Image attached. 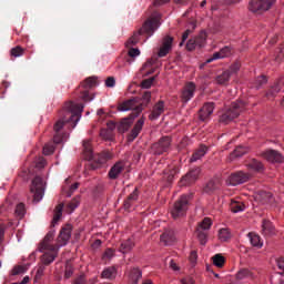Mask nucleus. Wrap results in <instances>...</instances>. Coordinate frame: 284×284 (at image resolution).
Wrapping results in <instances>:
<instances>
[{
  "mask_svg": "<svg viewBox=\"0 0 284 284\" xmlns=\"http://www.w3.org/2000/svg\"><path fill=\"white\" fill-rule=\"evenodd\" d=\"M84 105L81 103L67 102L63 110L64 115L62 119L58 120L53 126L55 134L53 135V143L59 145V143H63V134H61V130H63V125L65 123H73L72 128H77V124L81 120V113L83 112Z\"/></svg>",
  "mask_w": 284,
  "mask_h": 284,
  "instance_id": "1",
  "label": "nucleus"
},
{
  "mask_svg": "<svg viewBox=\"0 0 284 284\" xmlns=\"http://www.w3.org/2000/svg\"><path fill=\"white\" fill-rule=\"evenodd\" d=\"M159 26L161 23L159 22V16H154L152 18H149L142 29L135 31L131 38L125 42L126 48H129V57L134 59V57H139L141 54V51L139 49H134V45L139 43L141 40L142 34H148V37H152L154 34V31L159 29Z\"/></svg>",
  "mask_w": 284,
  "mask_h": 284,
  "instance_id": "2",
  "label": "nucleus"
},
{
  "mask_svg": "<svg viewBox=\"0 0 284 284\" xmlns=\"http://www.w3.org/2000/svg\"><path fill=\"white\" fill-rule=\"evenodd\" d=\"M54 230H51L47 233L40 243L39 252H45V250H57L63 247V245H68V241H70V237L72 236V225L65 224L61 229L58 236V244H52V241H54Z\"/></svg>",
  "mask_w": 284,
  "mask_h": 284,
  "instance_id": "3",
  "label": "nucleus"
},
{
  "mask_svg": "<svg viewBox=\"0 0 284 284\" xmlns=\"http://www.w3.org/2000/svg\"><path fill=\"white\" fill-rule=\"evenodd\" d=\"M82 145L84 159L91 161L89 165L92 170H98V168H101V165H104V163H108V161L112 159V154L108 151L94 154L92 151V142L90 140H84Z\"/></svg>",
  "mask_w": 284,
  "mask_h": 284,
  "instance_id": "4",
  "label": "nucleus"
},
{
  "mask_svg": "<svg viewBox=\"0 0 284 284\" xmlns=\"http://www.w3.org/2000/svg\"><path fill=\"white\" fill-rule=\"evenodd\" d=\"M152 99V93L150 91H146L142 94V100L131 99L122 104H120L119 110L121 112H128L129 110H133V114L135 116H139L145 108H148V104L150 103Z\"/></svg>",
  "mask_w": 284,
  "mask_h": 284,
  "instance_id": "5",
  "label": "nucleus"
},
{
  "mask_svg": "<svg viewBox=\"0 0 284 284\" xmlns=\"http://www.w3.org/2000/svg\"><path fill=\"white\" fill-rule=\"evenodd\" d=\"M244 110L245 102H233L231 106L220 116V123H224L225 125H227V123H231V121H234V119H239L241 112H243Z\"/></svg>",
  "mask_w": 284,
  "mask_h": 284,
  "instance_id": "6",
  "label": "nucleus"
},
{
  "mask_svg": "<svg viewBox=\"0 0 284 284\" xmlns=\"http://www.w3.org/2000/svg\"><path fill=\"white\" fill-rule=\"evenodd\" d=\"M190 199H192V194L182 195L175 203L171 211L173 219H181L187 214V207L190 205Z\"/></svg>",
  "mask_w": 284,
  "mask_h": 284,
  "instance_id": "7",
  "label": "nucleus"
},
{
  "mask_svg": "<svg viewBox=\"0 0 284 284\" xmlns=\"http://www.w3.org/2000/svg\"><path fill=\"white\" fill-rule=\"evenodd\" d=\"M172 145V138L165 135L159 139L158 142L151 145V154L155 156H161V154H165L170 152V148Z\"/></svg>",
  "mask_w": 284,
  "mask_h": 284,
  "instance_id": "8",
  "label": "nucleus"
},
{
  "mask_svg": "<svg viewBox=\"0 0 284 284\" xmlns=\"http://www.w3.org/2000/svg\"><path fill=\"white\" fill-rule=\"evenodd\" d=\"M30 192L33 194L34 203H39V201L43 199V194H45V184H43V179L41 176L38 175L32 180Z\"/></svg>",
  "mask_w": 284,
  "mask_h": 284,
  "instance_id": "9",
  "label": "nucleus"
},
{
  "mask_svg": "<svg viewBox=\"0 0 284 284\" xmlns=\"http://www.w3.org/2000/svg\"><path fill=\"white\" fill-rule=\"evenodd\" d=\"M80 88L83 90L80 91V99L84 101V103H88L90 101L94 100V97H90V91L91 88H97V77H90L87 78L81 84Z\"/></svg>",
  "mask_w": 284,
  "mask_h": 284,
  "instance_id": "10",
  "label": "nucleus"
},
{
  "mask_svg": "<svg viewBox=\"0 0 284 284\" xmlns=\"http://www.w3.org/2000/svg\"><path fill=\"white\" fill-rule=\"evenodd\" d=\"M274 3H276V0H251L248 9L251 12L261 14V12H266V10H270Z\"/></svg>",
  "mask_w": 284,
  "mask_h": 284,
  "instance_id": "11",
  "label": "nucleus"
},
{
  "mask_svg": "<svg viewBox=\"0 0 284 284\" xmlns=\"http://www.w3.org/2000/svg\"><path fill=\"white\" fill-rule=\"evenodd\" d=\"M252 179V174L245 171H236L232 173L229 178L230 185H243V183H247Z\"/></svg>",
  "mask_w": 284,
  "mask_h": 284,
  "instance_id": "12",
  "label": "nucleus"
},
{
  "mask_svg": "<svg viewBox=\"0 0 284 284\" xmlns=\"http://www.w3.org/2000/svg\"><path fill=\"white\" fill-rule=\"evenodd\" d=\"M196 92V84L194 82H187L181 94V99L183 103H187L189 101H192L194 99V93Z\"/></svg>",
  "mask_w": 284,
  "mask_h": 284,
  "instance_id": "13",
  "label": "nucleus"
},
{
  "mask_svg": "<svg viewBox=\"0 0 284 284\" xmlns=\"http://www.w3.org/2000/svg\"><path fill=\"white\" fill-rule=\"evenodd\" d=\"M260 156L268 161L270 163H283V155L276 150H266L260 153Z\"/></svg>",
  "mask_w": 284,
  "mask_h": 284,
  "instance_id": "14",
  "label": "nucleus"
},
{
  "mask_svg": "<svg viewBox=\"0 0 284 284\" xmlns=\"http://www.w3.org/2000/svg\"><path fill=\"white\" fill-rule=\"evenodd\" d=\"M173 41L174 39L172 37L170 36L164 37L162 40V44L159 49L158 57L160 58L168 57V54L170 53V50H172Z\"/></svg>",
  "mask_w": 284,
  "mask_h": 284,
  "instance_id": "15",
  "label": "nucleus"
},
{
  "mask_svg": "<svg viewBox=\"0 0 284 284\" xmlns=\"http://www.w3.org/2000/svg\"><path fill=\"white\" fill-rule=\"evenodd\" d=\"M199 174H201L200 168L191 170L189 173L185 174V176L182 178L181 185H192V183H195L199 179Z\"/></svg>",
  "mask_w": 284,
  "mask_h": 284,
  "instance_id": "16",
  "label": "nucleus"
},
{
  "mask_svg": "<svg viewBox=\"0 0 284 284\" xmlns=\"http://www.w3.org/2000/svg\"><path fill=\"white\" fill-rule=\"evenodd\" d=\"M57 256H59V248L44 250V253L41 256V263L43 265H51V263H54V258H57Z\"/></svg>",
  "mask_w": 284,
  "mask_h": 284,
  "instance_id": "17",
  "label": "nucleus"
},
{
  "mask_svg": "<svg viewBox=\"0 0 284 284\" xmlns=\"http://www.w3.org/2000/svg\"><path fill=\"white\" fill-rule=\"evenodd\" d=\"M284 88V78H281L276 81L266 92V98L274 99L278 94V92H283Z\"/></svg>",
  "mask_w": 284,
  "mask_h": 284,
  "instance_id": "18",
  "label": "nucleus"
},
{
  "mask_svg": "<svg viewBox=\"0 0 284 284\" xmlns=\"http://www.w3.org/2000/svg\"><path fill=\"white\" fill-rule=\"evenodd\" d=\"M123 170H125V162L123 161L116 162L109 171V179H111L112 181H115V179H119Z\"/></svg>",
  "mask_w": 284,
  "mask_h": 284,
  "instance_id": "19",
  "label": "nucleus"
},
{
  "mask_svg": "<svg viewBox=\"0 0 284 284\" xmlns=\"http://www.w3.org/2000/svg\"><path fill=\"white\" fill-rule=\"evenodd\" d=\"M214 112V103L207 102L200 109V121H206Z\"/></svg>",
  "mask_w": 284,
  "mask_h": 284,
  "instance_id": "20",
  "label": "nucleus"
},
{
  "mask_svg": "<svg viewBox=\"0 0 284 284\" xmlns=\"http://www.w3.org/2000/svg\"><path fill=\"white\" fill-rule=\"evenodd\" d=\"M163 112H165V102L160 100L154 104L153 110L149 115L150 121H156V119H159Z\"/></svg>",
  "mask_w": 284,
  "mask_h": 284,
  "instance_id": "21",
  "label": "nucleus"
},
{
  "mask_svg": "<svg viewBox=\"0 0 284 284\" xmlns=\"http://www.w3.org/2000/svg\"><path fill=\"white\" fill-rule=\"evenodd\" d=\"M232 54L231 47H224L219 52L213 53L212 58L207 59L205 63H212V61H216L217 59H225Z\"/></svg>",
  "mask_w": 284,
  "mask_h": 284,
  "instance_id": "22",
  "label": "nucleus"
},
{
  "mask_svg": "<svg viewBox=\"0 0 284 284\" xmlns=\"http://www.w3.org/2000/svg\"><path fill=\"white\" fill-rule=\"evenodd\" d=\"M141 276H143V273L140 267H132L129 270L128 277L130 284H139Z\"/></svg>",
  "mask_w": 284,
  "mask_h": 284,
  "instance_id": "23",
  "label": "nucleus"
},
{
  "mask_svg": "<svg viewBox=\"0 0 284 284\" xmlns=\"http://www.w3.org/2000/svg\"><path fill=\"white\" fill-rule=\"evenodd\" d=\"M144 123H145V118H141L140 120L136 121L134 128L132 129L129 135V141H134V139H136V136L141 134Z\"/></svg>",
  "mask_w": 284,
  "mask_h": 284,
  "instance_id": "24",
  "label": "nucleus"
},
{
  "mask_svg": "<svg viewBox=\"0 0 284 284\" xmlns=\"http://www.w3.org/2000/svg\"><path fill=\"white\" fill-rule=\"evenodd\" d=\"M131 114L128 118H124L121 123H120V131L121 132H128V130H130L131 125H132V121H134V119H136V116L134 114V109H131Z\"/></svg>",
  "mask_w": 284,
  "mask_h": 284,
  "instance_id": "25",
  "label": "nucleus"
},
{
  "mask_svg": "<svg viewBox=\"0 0 284 284\" xmlns=\"http://www.w3.org/2000/svg\"><path fill=\"white\" fill-rule=\"evenodd\" d=\"M262 234L263 236H274V234H276V229L274 227V224L270 222V220H263Z\"/></svg>",
  "mask_w": 284,
  "mask_h": 284,
  "instance_id": "26",
  "label": "nucleus"
},
{
  "mask_svg": "<svg viewBox=\"0 0 284 284\" xmlns=\"http://www.w3.org/2000/svg\"><path fill=\"white\" fill-rule=\"evenodd\" d=\"M160 239H161V243H164V245H172V243H174V241H176L173 230L164 231V233L161 235Z\"/></svg>",
  "mask_w": 284,
  "mask_h": 284,
  "instance_id": "27",
  "label": "nucleus"
},
{
  "mask_svg": "<svg viewBox=\"0 0 284 284\" xmlns=\"http://www.w3.org/2000/svg\"><path fill=\"white\" fill-rule=\"evenodd\" d=\"M205 38L190 39L186 43V50H189V52H192V50L196 49V45H199V48H203Z\"/></svg>",
  "mask_w": 284,
  "mask_h": 284,
  "instance_id": "28",
  "label": "nucleus"
},
{
  "mask_svg": "<svg viewBox=\"0 0 284 284\" xmlns=\"http://www.w3.org/2000/svg\"><path fill=\"white\" fill-rule=\"evenodd\" d=\"M205 154H207V146L205 144H202L192 154L191 163H194V162L199 161L200 159H203V156H205Z\"/></svg>",
  "mask_w": 284,
  "mask_h": 284,
  "instance_id": "29",
  "label": "nucleus"
},
{
  "mask_svg": "<svg viewBox=\"0 0 284 284\" xmlns=\"http://www.w3.org/2000/svg\"><path fill=\"white\" fill-rule=\"evenodd\" d=\"M247 236L253 247H256L257 250H261V247H263V240L261 239V235L251 232L247 234Z\"/></svg>",
  "mask_w": 284,
  "mask_h": 284,
  "instance_id": "30",
  "label": "nucleus"
},
{
  "mask_svg": "<svg viewBox=\"0 0 284 284\" xmlns=\"http://www.w3.org/2000/svg\"><path fill=\"white\" fill-rule=\"evenodd\" d=\"M219 190V180H210L203 187L204 194H214Z\"/></svg>",
  "mask_w": 284,
  "mask_h": 284,
  "instance_id": "31",
  "label": "nucleus"
},
{
  "mask_svg": "<svg viewBox=\"0 0 284 284\" xmlns=\"http://www.w3.org/2000/svg\"><path fill=\"white\" fill-rule=\"evenodd\" d=\"M133 247H134V241H132V239H128L121 242L119 252H121V254H128L132 252Z\"/></svg>",
  "mask_w": 284,
  "mask_h": 284,
  "instance_id": "32",
  "label": "nucleus"
},
{
  "mask_svg": "<svg viewBox=\"0 0 284 284\" xmlns=\"http://www.w3.org/2000/svg\"><path fill=\"white\" fill-rule=\"evenodd\" d=\"M138 199H139V190L134 189V191L124 201V204H123L124 210L126 211L130 210V207H132V205Z\"/></svg>",
  "mask_w": 284,
  "mask_h": 284,
  "instance_id": "33",
  "label": "nucleus"
},
{
  "mask_svg": "<svg viewBox=\"0 0 284 284\" xmlns=\"http://www.w3.org/2000/svg\"><path fill=\"white\" fill-rule=\"evenodd\" d=\"M246 168H248V170H253V172H263V170H265V166L263 165V163L256 159H252L246 164Z\"/></svg>",
  "mask_w": 284,
  "mask_h": 284,
  "instance_id": "34",
  "label": "nucleus"
},
{
  "mask_svg": "<svg viewBox=\"0 0 284 284\" xmlns=\"http://www.w3.org/2000/svg\"><path fill=\"white\" fill-rule=\"evenodd\" d=\"M61 216H63V204H58L54 209L53 220L51 222L52 227L61 221Z\"/></svg>",
  "mask_w": 284,
  "mask_h": 284,
  "instance_id": "35",
  "label": "nucleus"
},
{
  "mask_svg": "<svg viewBox=\"0 0 284 284\" xmlns=\"http://www.w3.org/2000/svg\"><path fill=\"white\" fill-rule=\"evenodd\" d=\"M256 201H260L261 203H272L270 201H272V193L267 192V191H260L256 195H255Z\"/></svg>",
  "mask_w": 284,
  "mask_h": 284,
  "instance_id": "36",
  "label": "nucleus"
},
{
  "mask_svg": "<svg viewBox=\"0 0 284 284\" xmlns=\"http://www.w3.org/2000/svg\"><path fill=\"white\" fill-rule=\"evenodd\" d=\"M102 278H109L110 281L116 278V267L109 266L103 270L101 274Z\"/></svg>",
  "mask_w": 284,
  "mask_h": 284,
  "instance_id": "37",
  "label": "nucleus"
},
{
  "mask_svg": "<svg viewBox=\"0 0 284 284\" xmlns=\"http://www.w3.org/2000/svg\"><path fill=\"white\" fill-rule=\"evenodd\" d=\"M230 77H232L231 72L224 71L215 78V81L219 85H227V83H230Z\"/></svg>",
  "mask_w": 284,
  "mask_h": 284,
  "instance_id": "38",
  "label": "nucleus"
},
{
  "mask_svg": "<svg viewBox=\"0 0 284 284\" xmlns=\"http://www.w3.org/2000/svg\"><path fill=\"white\" fill-rule=\"evenodd\" d=\"M236 278L239 281H243V278H255V275L252 271H250L248 268H242L237 272L236 274Z\"/></svg>",
  "mask_w": 284,
  "mask_h": 284,
  "instance_id": "39",
  "label": "nucleus"
},
{
  "mask_svg": "<svg viewBox=\"0 0 284 284\" xmlns=\"http://www.w3.org/2000/svg\"><path fill=\"white\" fill-rule=\"evenodd\" d=\"M245 210V204H243V202L240 201H231V211L234 212L235 214L237 212H243Z\"/></svg>",
  "mask_w": 284,
  "mask_h": 284,
  "instance_id": "40",
  "label": "nucleus"
},
{
  "mask_svg": "<svg viewBox=\"0 0 284 284\" xmlns=\"http://www.w3.org/2000/svg\"><path fill=\"white\" fill-rule=\"evenodd\" d=\"M247 149L244 146H237L233 153H231L230 159L231 161H234V159H239L240 156H243V154H246Z\"/></svg>",
  "mask_w": 284,
  "mask_h": 284,
  "instance_id": "41",
  "label": "nucleus"
},
{
  "mask_svg": "<svg viewBox=\"0 0 284 284\" xmlns=\"http://www.w3.org/2000/svg\"><path fill=\"white\" fill-rule=\"evenodd\" d=\"M196 237L200 241V245H205L207 243V232L201 229H196Z\"/></svg>",
  "mask_w": 284,
  "mask_h": 284,
  "instance_id": "42",
  "label": "nucleus"
},
{
  "mask_svg": "<svg viewBox=\"0 0 284 284\" xmlns=\"http://www.w3.org/2000/svg\"><path fill=\"white\" fill-rule=\"evenodd\" d=\"M219 239L225 243L232 239V233H230V230L227 229H221L219 232Z\"/></svg>",
  "mask_w": 284,
  "mask_h": 284,
  "instance_id": "43",
  "label": "nucleus"
},
{
  "mask_svg": "<svg viewBox=\"0 0 284 284\" xmlns=\"http://www.w3.org/2000/svg\"><path fill=\"white\" fill-rule=\"evenodd\" d=\"M213 264L215 265V267H223L225 265V257L221 254H216L213 257Z\"/></svg>",
  "mask_w": 284,
  "mask_h": 284,
  "instance_id": "44",
  "label": "nucleus"
},
{
  "mask_svg": "<svg viewBox=\"0 0 284 284\" xmlns=\"http://www.w3.org/2000/svg\"><path fill=\"white\" fill-rule=\"evenodd\" d=\"M26 52V49L21 48V45H17L16 48H12L10 50V55L11 57H23V53Z\"/></svg>",
  "mask_w": 284,
  "mask_h": 284,
  "instance_id": "45",
  "label": "nucleus"
},
{
  "mask_svg": "<svg viewBox=\"0 0 284 284\" xmlns=\"http://www.w3.org/2000/svg\"><path fill=\"white\" fill-rule=\"evenodd\" d=\"M28 267L23 265H17L12 268L11 274L12 276H19V274H26Z\"/></svg>",
  "mask_w": 284,
  "mask_h": 284,
  "instance_id": "46",
  "label": "nucleus"
},
{
  "mask_svg": "<svg viewBox=\"0 0 284 284\" xmlns=\"http://www.w3.org/2000/svg\"><path fill=\"white\" fill-rule=\"evenodd\" d=\"M77 190H79V183H74L70 186V189H62L63 194H67L68 197L72 196V194H74V192H77Z\"/></svg>",
  "mask_w": 284,
  "mask_h": 284,
  "instance_id": "47",
  "label": "nucleus"
},
{
  "mask_svg": "<svg viewBox=\"0 0 284 284\" xmlns=\"http://www.w3.org/2000/svg\"><path fill=\"white\" fill-rule=\"evenodd\" d=\"M112 258H114V250L106 248L102 255V261H104V263H108V261H112Z\"/></svg>",
  "mask_w": 284,
  "mask_h": 284,
  "instance_id": "48",
  "label": "nucleus"
},
{
  "mask_svg": "<svg viewBox=\"0 0 284 284\" xmlns=\"http://www.w3.org/2000/svg\"><path fill=\"white\" fill-rule=\"evenodd\" d=\"M81 201L79 200V197H74L73 200H71V202L67 205L68 211L70 213H72L77 207H79Z\"/></svg>",
  "mask_w": 284,
  "mask_h": 284,
  "instance_id": "49",
  "label": "nucleus"
},
{
  "mask_svg": "<svg viewBox=\"0 0 284 284\" xmlns=\"http://www.w3.org/2000/svg\"><path fill=\"white\" fill-rule=\"evenodd\" d=\"M212 227V220L210 217H205L202 223L199 224L197 229H201L205 232V230H210Z\"/></svg>",
  "mask_w": 284,
  "mask_h": 284,
  "instance_id": "50",
  "label": "nucleus"
},
{
  "mask_svg": "<svg viewBox=\"0 0 284 284\" xmlns=\"http://www.w3.org/2000/svg\"><path fill=\"white\" fill-rule=\"evenodd\" d=\"M100 135L103 138V139H106V141H111V139L114 136V133L113 131L109 130V129H102L100 131Z\"/></svg>",
  "mask_w": 284,
  "mask_h": 284,
  "instance_id": "51",
  "label": "nucleus"
},
{
  "mask_svg": "<svg viewBox=\"0 0 284 284\" xmlns=\"http://www.w3.org/2000/svg\"><path fill=\"white\" fill-rule=\"evenodd\" d=\"M16 214L17 216H20V219L26 216V205L23 203H20L16 206Z\"/></svg>",
  "mask_w": 284,
  "mask_h": 284,
  "instance_id": "52",
  "label": "nucleus"
},
{
  "mask_svg": "<svg viewBox=\"0 0 284 284\" xmlns=\"http://www.w3.org/2000/svg\"><path fill=\"white\" fill-rule=\"evenodd\" d=\"M165 174H168V181L171 183L173 181L174 176L179 174V169L176 166H173L170 171H165Z\"/></svg>",
  "mask_w": 284,
  "mask_h": 284,
  "instance_id": "53",
  "label": "nucleus"
},
{
  "mask_svg": "<svg viewBox=\"0 0 284 284\" xmlns=\"http://www.w3.org/2000/svg\"><path fill=\"white\" fill-rule=\"evenodd\" d=\"M9 88H10V82L2 81L1 87H0V99L6 98V92Z\"/></svg>",
  "mask_w": 284,
  "mask_h": 284,
  "instance_id": "54",
  "label": "nucleus"
},
{
  "mask_svg": "<svg viewBox=\"0 0 284 284\" xmlns=\"http://www.w3.org/2000/svg\"><path fill=\"white\" fill-rule=\"evenodd\" d=\"M267 83V78L265 75H260L255 79V88L258 90L261 85H265Z\"/></svg>",
  "mask_w": 284,
  "mask_h": 284,
  "instance_id": "55",
  "label": "nucleus"
},
{
  "mask_svg": "<svg viewBox=\"0 0 284 284\" xmlns=\"http://www.w3.org/2000/svg\"><path fill=\"white\" fill-rule=\"evenodd\" d=\"M72 274H74V267L70 263H67L64 271V278H72Z\"/></svg>",
  "mask_w": 284,
  "mask_h": 284,
  "instance_id": "56",
  "label": "nucleus"
},
{
  "mask_svg": "<svg viewBox=\"0 0 284 284\" xmlns=\"http://www.w3.org/2000/svg\"><path fill=\"white\" fill-rule=\"evenodd\" d=\"M154 77L150 78V79H145L142 81V88H144L145 90L152 88V84L154 83Z\"/></svg>",
  "mask_w": 284,
  "mask_h": 284,
  "instance_id": "57",
  "label": "nucleus"
},
{
  "mask_svg": "<svg viewBox=\"0 0 284 284\" xmlns=\"http://www.w3.org/2000/svg\"><path fill=\"white\" fill-rule=\"evenodd\" d=\"M241 70V62H235L230 67V70H226V72H231L232 74H236V72Z\"/></svg>",
  "mask_w": 284,
  "mask_h": 284,
  "instance_id": "58",
  "label": "nucleus"
},
{
  "mask_svg": "<svg viewBox=\"0 0 284 284\" xmlns=\"http://www.w3.org/2000/svg\"><path fill=\"white\" fill-rule=\"evenodd\" d=\"M43 154L45 156H50V154H54V146L50 145V144H45L43 146Z\"/></svg>",
  "mask_w": 284,
  "mask_h": 284,
  "instance_id": "59",
  "label": "nucleus"
},
{
  "mask_svg": "<svg viewBox=\"0 0 284 284\" xmlns=\"http://www.w3.org/2000/svg\"><path fill=\"white\" fill-rule=\"evenodd\" d=\"M43 272H45V264H40L37 268L36 278H41Z\"/></svg>",
  "mask_w": 284,
  "mask_h": 284,
  "instance_id": "60",
  "label": "nucleus"
},
{
  "mask_svg": "<svg viewBox=\"0 0 284 284\" xmlns=\"http://www.w3.org/2000/svg\"><path fill=\"white\" fill-rule=\"evenodd\" d=\"M72 284H88V280H85V275H80L75 277Z\"/></svg>",
  "mask_w": 284,
  "mask_h": 284,
  "instance_id": "61",
  "label": "nucleus"
},
{
  "mask_svg": "<svg viewBox=\"0 0 284 284\" xmlns=\"http://www.w3.org/2000/svg\"><path fill=\"white\" fill-rule=\"evenodd\" d=\"M105 85L106 88H114V85H116V80H114V77H109L105 80Z\"/></svg>",
  "mask_w": 284,
  "mask_h": 284,
  "instance_id": "62",
  "label": "nucleus"
},
{
  "mask_svg": "<svg viewBox=\"0 0 284 284\" xmlns=\"http://www.w3.org/2000/svg\"><path fill=\"white\" fill-rule=\"evenodd\" d=\"M36 168H38L39 170H41L42 168H45V159L39 158L36 163Z\"/></svg>",
  "mask_w": 284,
  "mask_h": 284,
  "instance_id": "63",
  "label": "nucleus"
},
{
  "mask_svg": "<svg viewBox=\"0 0 284 284\" xmlns=\"http://www.w3.org/2000/svg\"><path fill=\"white\" fill-rule=\"evenodd\" d=\"M277 267L282 270V274H284V257L277 260Z\"/></svg>",
  "mask_w": 284,
  "mask_h": 284,
  "instance_id": "64",
  "label": "nucleus"
}]
</instances>
